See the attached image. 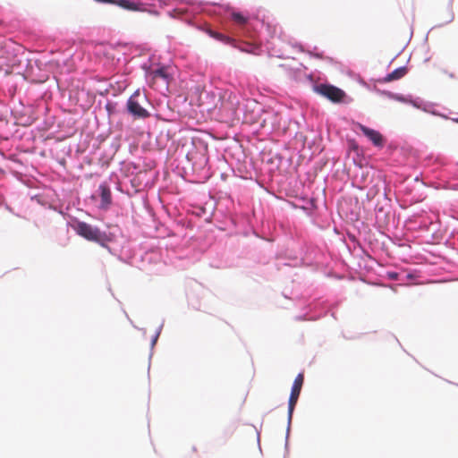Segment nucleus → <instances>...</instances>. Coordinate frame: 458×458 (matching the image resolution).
I'll use <instances>...</instances> for the list:
<instances>
[{
	"label": "nucleus",
	"instance_id": "nucleus-13",
	"mask_svg": "<svg viewBox=\"0 0 458 458\" xmlns=\"http://www.w3.org/2000/svg\"><path fill=\"white\" fill-rule=\"evenodd\" d=\"M119 0H105L104 4H112L118 5Z\"/></svg>",
	"mask_w": 458,
	"mask_h": 458
},
{
	"label": "nucleus",
	"instance_id": "nucleus-9",
	"mask_svg": "<svg viewBox=\"0 0 458 458\" xmlns=\"http://www.w3.org/2000/svg\"><path fill=\"white\" fill-rule=\"evenodd\" d=\"M230 17L234 23H236L237 25H240V26H244L249 21L248 16L244 15L243 13H242L240 12H236L234 10L230 13Z\"/></svg>",
	"mask_w": 458,
	"mask_h": 458
},
{
	"label": "nucleus",
	"instance_id": "nucleus-3",
	"mask_svg": "<svg viewBox=\"0 0 458 458\" xmlns=\"http://www.w3.org/2000/svg\"><path fill=\"white\" fill-rule=\"evenodd\" d=\"M239 99L237 96L231 91H225L220 96L219 111L221 116L225 121H233L239 107Z\"/></svg>",
	"mask_w": 458,
	"mask_h": 458
},
{
	"label": "nucleus",
	"instance_id": "nucleus-1",
	"mask_svg": "<svg viewBox=\"0 0 458 458\" xmlns=\"http://www.w3.org/2000/svg\"><path fill=\"white\" fill-rule=\"evenodd\" d=\"M72 228L78 235L89 242H97L101 246H105V242L107 241V235L105 232L86 222L77 221L72 225Z\"/></svg>",
	"mask_w": 458,
	"mask_h": 458
},
{
	"label": "nucleus",
	"instance_id": "nucleus-2",
	"mask_svg": "<svg viewBox=\"0 0 458 458\" xmlns=\"http://www.w3.org/2000/svg\"><path fill=\"white\" fill-rule=\"evenodd\" d=\"M148 102L146 96L142 95L140 90H136L128 99L126 103L127 113L134 119H147L150 116V113L144 107V104Z\"/></svg>",
	"mask_w": 458,
	"mask_h": 458
},
{
	"label": "nucleus",
	"instance_id": "nucleus-5",
	"mask_svg": "<svg viewBox=\"0 0 458 458\" xmlns=\"http://www.w3.org/2000/svg\"><path fill=\"white\" fill-rule=\"evenodd\" d=\"M303 382H304V375L302 373L298 374L297 377H295L294 381H293V386H292V390H291V394H290V397H289L288 413H289V419L290 420H291V418L293 416V412L294 407H295V405L297 403V401L299 399V396H300V394H301V387H302Z\"/></svg>",
	"mask_w": 458,
	"mask_h": 458
},
{
	"label": "nucleus",
	"instance_id": "nucleus-8",
	"mask_svg": "<svg viewBox=\"0 0 458 458\" xmlns=\"http://www.w3.org/2000/svg\"><path fill=\"white\" fill-rule=\"evenodd\" d=\"M407 73V68L406 67H399L393 71L392 72L388 73L383 80V82H390L393 81H397L403 78Z\"/></svg>",
	"mask_w": 458,
	"mask_h": 458
},
{
	"label": "nucleus",
	"instance_id": "nucleus-7",
	"mask_svg": "<svg viewBox=\"0 0 458 458\" xmlns=\"http://www.w3.org/2000/svg\"><path fill=\"white\" fill-rule=\"evenodd\" d=\"M357 127L362 131V133L372 141L377 147H383L384 140L383 136L377 131L368 128L361 123H357Z\"/></svg>",
	"mask_w": 458,
	"mask_h": 458
},
{
	"label": "nucleus",
	"instance_id": "nucleus-4",
	"mask_svg": "<svg viewBox=\"0 0 458 458\" xmlns=\"http://www.w3.org/2000/svg\"><path fill=\"white\" fill-rule=\"evenodd\" d=\"M314 91L334 103L342 102L346 96L343 89L334 85L325 83L314 86Z\"/></svg>",
	"mask_w": 458,
	"mask_h": 458
},
{
	"label": "nucleus",
	"instance_id": "nucleus-10",
	"mask_svg": "<svg viewBox=\"0 0 458 458\" xmlns=\"http://www.w3.org/2000/svg\"><path fill=\"white\" fill-rule=\"evenodd\" d=\"M140 4L130 2L129 0H119L118 6L129 11H141Z\"/></svg>",
	"mask_w": 458,
	"mask_h": 458
},
{
	"label": "nucleus",
	"instance_id": "nucleus-6",
	"mask_svg": "<svg viewBox=\"0 0 458 458\" xmlns=\"http://www.w3.org/2000/svg\"><path fill=\"white\" fill-rule=\"evenodd\" d=\"M148 78L151 83H156L158 80H162L167 86L172 80V75L169 72L168 67L162 66L160 68L151 70L148 72Z\"/></svg>",
	"mask_w": 458,
	"mask_h": 458
},
{
	"label": "nucleus",
	"instance_id": "nucleus-12",
	"mask_svg": "<svg viewBox=\"0 0 458 458\" xmlns=\"http://www.w3.org/2000/svg\"><path fill=\"white\" fill-rule=\"evenodd\" d=\"M210 35L219 40H222V41H225V42H229L231 41L232 39H230L228 37H225L220 33H217V32H210Z\"/></svg>",
	"mask_w": 458,
	"mask_h": 458
},
{
	"label": "nucleus",
	"instance_id": "nucleus-11",
	"mask_svg": "<svg viewBox=\"0 0 458 458\" xmlns=\"http://www.w3.org/2000/svg\"><path fill=\"white\" fill-rule=\"evenodd\" d=\"M99 190H100L102 202L104 204H110L111 199H112L110 189L107 187L106 184H101L99 186Z\"/></svg>",
	"mask_w": 458,
	"mask_h": 458
},
{
	"label": "nucleus",
	"instance_id": "nucleus-14",
	"mask_svg": "<svg viewBox=\"0 0 458 458\" xmlns=\"http://www.w3.org/2000/svg\"><path fill=\"white\" fill-rule=\"evenodd\" d=\"M97 2H99V3H104L105 0H96Z\"/></svg>",
	"mask_w": 458,
	"mask_h": 458
}]
</instances>
